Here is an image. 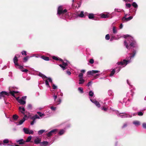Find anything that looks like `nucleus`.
I'll list each match as a JSON object with an SVG mask.
<instances>
[{"instance_id":"obj_1","label":"nucleus","mask_w":146,"mask_h":146,"mask_svg":"<svg viewBox=\"0 0 146 146\" xmlns=\"http://www.w3.org/2000/svg\"><path fill=\"white\" fill-rule=\"evenodd\" d=\"M136 52L135 51L133 50V54L131 56V54H130L129 57H127V60H124L122 61L117 62V64L118 65L120 66H119L118 67H117L115 70V69H113L111 72L110 76H112L115 73V71L117 73L120 70L121 68L124 67L127 64L131 62V58H133L134 57L136 54Z\"/></svg>"},{"instance_id":"obj_2","label":"nucleus","mask_w":146,"mask_h":146,"mask_svg":"<svg viewBox=\"0 0 146 146\" xmlns=\"http://www.w3.org/2000/svg\"><path fill=\"white\" fill-rule=\"evenodd\" d=\"M124 37L125 38H126V40H129V43H130V46L131 47H137V44L133 37L127 35H124Z\"/></svg>"},{"instance_id":"obj_3","label":"nucleus","mask_w":146,"mask_h":146,"mask_svg":"<svg viewBox=\"0 0 146 146\" xmlns=\"http://www.w3.org/2000/svg\"><path fill=\"white\" fill-rule=\"evenodd\" d=\"M38 75L39 76L42 77L44 80H45V79H47L46 80H45V84L46 86L50 88V86L48 82H50L52 83V79L50 78L47 77L45 75L42 74L41 73H39Z\"/></svg>"},{"instance_id":"obj_4","label":"nucleus","mask_w":146,"mask_h":146,"mask_svg":"<svg viewBox=\"0 0 146 146\" xmlns=\"http://www.w3.org/2000/svg\"><path fill=\"white\" fill-rule=\"evenodd\" d=\"M136 114V113H132L131 115L129 114L125 113H122L119 114L117 115L119 117H120L121 118L131 117L133 116H134Z\"/></svg>"},{"instance_id":"obj_5","label":"nucleus","mask_w":146,"mask_h":146,"mask_svg":"<svg viewBox=\"0 0 146 146\" xmlns=\"http://www.w3.org/2000/svg\"><path fill=\"white\" fill-rule=\"evenodd\" d=\"M26 98V96H24L22 97L20 99H19V97L17 98L16 100L18 101V102L21 105H24L26 103L25 100Z\"/></svg>"},{"instance_id":"obj_6","label":"nucleus","mask_w":146,"mask_h":146,"mask_svg":"<svg viewBox=\"0 0 146 146\" xmlns=\"http://www.w3.org/2000/svg\"><path fill=\"white\" fill-rule=\"evenodd\" d=\"M67 12V10L66 9L63 10L62 6H60L59 7L57 11V14L60 15L62 14H64Z\"/></svg>"},{"instance_id":"obj_7","label":"nucleus","mask_w":146,"mask_h":146,"mask_svg":"<svg viewBox=\"0 0 146 146\" xmlns=\"http://www.w3.org/2000/svg\"><path fill=\"white\" fill-rule=\"evenodd\" d=\"M17 55H16L14 59H13V62H14L15 65L16 67L17 68V67H18V68H20L22 70V69L23 68V67L22 66H20L18 63V60L17 59Z\"/></svg>"},{"instance_id":"obj_8","label":"nucleus","mask_w":146,"mask_h":146,"mask_svg":"<svg viewBox=\"0 0 146 146\" xmlns=\"http://www.w3.org/2000/svg\"><path fill=\"white\" fill-rule=\"evenodd\" d=\"M23 130L24 133L26 134H33V131L31 130H30L27 128L24 127L23 128Z\"/></svg>"},{"instance_id":"obj_9","label":"nucleus","mask_w":146,"mask_h":146,"mask_svg":"<svg viewBox=\"0 0 146 146\" xmlns=\"http://www.w3.org/2000/svg\"><path fill=\"white\" fill-rule=\"evenodd\" d=\"M68 63L67 61L66 62H63L62 64H60L59 66L62 68L63 70H64L66 69L68 67Z\"/></svg>"},{"instance_id":"obj_10","label":"nucleus","mask_w":146,"mask_h":146,"mask_svg":"<svg viewBox=\"0 0 146 146\" xmlns=\"http://www.w3.org/2000/svg\"><path fill=\"white\" fill-rule=\"evenodd\" d=\"M57 131V130L56 129H53L49 132L48 133L46 134V135L48 137H50L53 134H56Z\"/></svg>"},{"instance_id":"obj_11","label":"nucleus","mask_w":146,"mask_h":146,"mask_svg":"<svg viewBox=\"0 0 146 146\" xmlns=\"http://www.w3.org/2000/svg\"><path fill=\"white\" fill-rule=\"evenodd\" d=\"M9 94L5 91H2L0 93V99L3 97H5L6 96H8Z\"/></svg>"},{"instance_id":"obj_12","label":"nucleus","mask_w":146,"mask_h":146,"mask_svg":"<svg viewBox=\"0 0 146 146\" xmlns=\"http://www.w3.org/2000/svg\"><path fill=\"white\" fill-rule=\"evenodd\" d=\"M100 72V71L97 70H92L89 71L87 73V74L89 75H93L94 74H96Z\"/></svg>"},{"instance_id":"obj_13","label":"nucleus","mask_w":146,"mask_h":146,"mask_svg":"<svg viewBox=\"0 0 146 146\" xmlns=\"http://www.w3.org/2000/svg\"><path fill=\"white\" fill-rule=\"evenodd\" d=\"M90 100L92 102L94 103L98 107L100 108V107L101 106L99 102L95 100H92L90 99Z\"/></svg>"},{"instance_id":"obj_14","label":"nucleus","mask_w":146,"mask_h":146,"mask_svg":"<svg viewBox=\"0 0 146 146\" xmlns=\"http://www.w3.org/2000/svg\"><path fill=\"white\" fill-rule=\"evenodd\" d=\"M41 139L38 137H36L35 139L34 142L35 144H38L40 143L41 141Z\"/></svg>"},{"instance_id":"obj_15","label":"nucleus","mask_w":146,"mask_h":146,"mask_svg":"<svg viewBox=\"0 0 146 146\" xmlns=\"http://www.w3.org/2000/svg\"><path fill=\"white\" fill-rule=\"evenodd\" d=\"M126 15L122 19V20L125 22H126L129 21L132 19L133 18V17L132 16H130L126 18Z\"/></svg>"},{"instance_id":"obj_16","label":"nucleus","mask_w":146,"mask_h":146,"mask_svg":"<svg viewBox=\"0 0 146 146\" xmlns=\"http://www.w3.org/2000/svg\"><path fill=\"white\" fill-rule=\"evenodd\" d=\"M25 118L23 117L22 119L20 120L19 122L16 123L17 125H19L22 124L25 121Z\"/></svg>"},{"instance_id":"obj_17","label":"nucleus","mask_w":146,"mask_h":146,"mask_svg":"<svg viewBox=\"0 0 146 146\" xmlns=\"http://www.w3.org/2000/svg\"><path fill=\"white\" fill-rule=\"evenodd\" d=\"M50 145L48 143V142L46 141H43L40 143V145L42 146H48Z\"/></svg>"},{"instance_id":"obj_18","label":"nucleus","mask_w":146,"mask_h":146,"mask_svg":"<svg viewBox=\"0 0 146 146\" xmlns=\"http://www.w3.org/2000/svg\"><path fill=\"white\" fill-rule=\"evenodd\" d=\"M16 142L20 145L24 144L25 142V141H24V140L23 139L19 140H16Z\"/></svg>"},{"instance_id":"obj_19","label":"nucleus","mask_w":146,"mask_h":146,"mask_svg":"<svg viewBox=\"0 0 146 146\" xmlns=\"http://www.w3.org/2000/svg\"><path fill=\"white\" fill-rule=\"evenodd\" d=\"M19 111L23 115H24L25 114V110L24 107L22 106L19 107Z\"/></svg>"},{"instance_id":"obj_20","label":"nucleus","mask_w":146,"mask_h":146,"mask_svg":"<svg viewBox=\"0 0 146 146\" xmlns=\"http://www.w3.org/2000/svg\"><path fill=\"white\" fill-rule=\"evenodd\" d=\"M79 84L80 85L83 84L84 83L85 80L83 78H79Z\"/></svg>"},{"instance_id":"obj_21","label":"nucleus","mask_w":146,"mask_h":146,"mask_svg":"<svg viewBox=\"0 0 146 146\" xmlns=\"http://www.w3.org/2000/svg\"><path fill=\"white\" fill-rule=\"evenodd\" d=\"M133 123L136 126H137L140 125V122L138 121H135L133 122Z\"/></svg>"},{"instance_id":"obj_22","label":"nucleus","mask_w":146,"mask_h":146,"mask_svg":"<svg viewBox=\"0 0 146 146\" xmlns=\"http://www.w3.org/2000/svg\"><path fill=\"white\" fill-rule=\"evenodd\" d=\"M88 17L90 19H94V15L92 13H90L88 15Z\"/></svg>"},{"instance_id":"obj_23","label":"nucleus","mask_w":146,"mask_h":146,"mask_svg":"<svg viewBox=\"0 0 146 146\" xmlns=\"http://www.w3.org/2000/svg\"><path fill=\"white\" fill-rule=\"evenodd\" d=\"M101 17L103 18H106L109 17L107 15H105L104 14H101Z\"/></svg>"},{"instance_id":"obj_24","label":"nucleus","mask_w":146,"mask_h":146,"mask_svg":"<svg viewBox=\"0 0 146 146\" xmlns=\"http://www.w3.org/2000/svg\"><path fill=\"white\" fill-rule=\"evenodd\" d=\"M78 16L82 18L84 17V12L82 11L78 15Z\"/></svg>"},{"instance_id":"obj_25","label":"nucleus","mask_w":146,"mask_h":146,"mask_svg":"<svg viewBox=\"0 0 146 146\" xmlns=\"http://www.w3.org/2000/svg\"><path fill=\"white\" fill-rule=\"evenodd\" d=\"M31 119H33V120H35V119H40V117L37 115H34V116H33L32 117Z\"/></svg>"},{"instance_id":"obj_26","label":"nucleus","mask_w":146,"mask_h":146,"mask_svg":"<svg viewBox=\"0 0 146 146\" xmlns=\"http://www.w3.org/2000/svg\"><path fill=\"white\" fill-rule=\"evenodd\" d=\"M32 139V136H29L27 139L26 141H25L26 142H29Z\"/></svg>"},{"instance_id":"obj_27","label":"nucleus","mask_w":146,"mask_h":146,"mask_svg":"<svg viewBox=\"0 0 146 146\" xmlns=\"http://www.w3.org/2000/svg\"><path fill=\"white\" fill-rule=\"evenodd\" d=\"M41 58L45 60L48 61L49 60V58L47 56H41Z\"/></svg>"},{"instance_id":"obj_28","label":"nucleus","mask_w":146,"mask_h":146,"mask_svg":"<svg viewBox=\"0 0 146 146\" xmlns=\"http://www.w3.org/2000/svg\"><path fill=\"white\" fill-rule=\"evenodd\" d=\"M46 132L44 130H41L38 131V134L39 135L42 134L44 132Z\"/></svg>"},{"instance_id":"obj_29","label":"nucleus","mask_w":146,"mask_h":146,"mask_svg":"<svg viewBox=\"0 0 146 146\" xmlns=\"http://www.w3.org/2000/svg\"><path fill=\"white\" fill-rule=\"evenodd\" d=\"M52 58L54 59V60H59L60 61H62V60L59 58H58L56 56H53V57H52Z\"/></svg>"},{"instance_id":"obj_30","label":"nucleus","mask_w":146,"mask_h":146,"mask_svg":"<svg viewBox=\"0 0 146 146\" xmlns=\"http://www.w3.org/2000/svg\"><path fill=\"white\" fill-rule=\"evenodd\" d=\"M65 132V131L63 129L61 130L59 132L58 134L60 135L63 134Z\"/></svg>"},{"instance_id":"obj_31","label":"nucleus","mask_w":146,"mask_h":146,"mask_svg":"<svg viewBox=\"0 0 146 146\" xmlns=\"http://www.w3.org/2000/svg\"><path fill=\"white\" fill-rule=\"evenodd\" d=\"M10 93L12 94V95L13 96H14V95L15 94H17L18 93V92L17 91H10Z\"/></svg>"},{"instance_id":"obj_32","label":"nucleus","mask_w":146,"mask_h":146,"mask_svg":"<svg viewBox=\"0 0 146 146\" xmlns=\"http://www.w3.org/2000/svg\"><path fill=\"white\" fill-rule=\"evenodd\" d=\"M78 90L79 92L81 93H83L84 92L83 91V89L82 87H79L78 88Z\"/></svg>"},{"instance_id":"obj_33","label":"nucleus","mask_w":146,"mask_h":146,"mask_svg":"<svg viewBox=\"0 0 146 146\" xmlns=\"http://www.w3.org/2000/svg\"><path fill=\"white\" fill-rule=\"evenodd\" d=\"M19 117L18 116L16 115H14L13 116V118L14 120H17L18 118Z\"/></svg>"},{"instance_id":"obj_34","label":"nucleus","mask_w":146,"mask_h":146,"mask_svg":"<svg viewBox=\"0 0 146 146\" xmlns=\"http://www.w3.org/2000/svg\"><path fill=\"white\" fill-rule=\"evenodd\" d=\"M113 32L114 34H115L117 33V30L115 27H113Z\"/></svg>"},{"instance_id":"obj_35","label":"nucleus","mask_w":146,"mask_h":146,"mask_svg":"<svg viewBox=\"0 0 146 146\" xmlns=\"http://www.w3.org/2000/svg\"><path fill=\"white\" fill-rule=\"evenodd\" d=\"M124 44L126 46V48L127 49H129V46H128V44H127V42L126 40H125L124 42Z\"/></svg>"},{"instance_id":"obj_36","label":"nucleus","mask_w":146,"mask_h":146,"mask_svg":"<svg viewBox=\"0 0 146 146\" xmlns=\"http://www.w3.org/2000/svg\"><path fill=\"white\" fill-rule=\"evenodd\" d=\"M132 6L135 8H137L138 6L137 4L135 2H134L132 4Z\"/></svg>"},{"instance_id":"obj_37","label":"nucleus","mask_w":146,"mask_h":146,"mask_svg":"<svg viewBox=\"0 0 146 146\" xmlns=\"http://www.w3.org/2000/svg\"><path fill=\"white\" fill-rule=\"evenodd\" d=\"M83 74L82 73H80L78 75L79 78H83Z\"/></svg>"},{"instance_id":"obj_38","label":"nucleus","mask_w":146,"mask_h":146,"mask_svg":"<svg viewBox=\"0 0 146 146\" xmlns=\"http://www.w3.org/2000/svg\"><path fill=\"white\" fill-rule=\"evenodd\" d=\"M89 94L90 96L91 97H92L94 95V93L92 91H90L89 92Z\"/></svg>"},{"instance_id":"obj_39","label":"nucleus","mask_w":146,"mask_h":146,"mask_svg":"<svg viewBox=\"0 0 146 146\" xmlns=\"http://www.w3.org/2000/svg\"><path fill=\"white\" fill-rule=\"evenodd\" d=\"M110 38V35L109 34H108L106 35L105 36V39L106 40H109Z\"/></svg>"},{"instance_id":"obj_40","label":"nucleus","mask_w":146,"mask_h":146,"mask_svg":"<svg viewBox=\"0 0 146 146\" xmlns=\"http://www.w3.org/2000/svg\"><path fill=\"white\" fill-rule=\"evenodd\" d=\"M37 113L39 115L40 117H42L44 115V114L40 112H37Z\"/></svg>"},{"instance_id":"obj_41","label":"nucleus","mask_w":146,"mask_h":146,"mask_svg":"<svg viewBox=\"0 0 146 146\" xmlns=\"http://www.w3.org/2000/svg\"><path fill=\"white\" fill-rule=\"evenodd\" d=\"M131 6V5L130 4H126V8H129Z\"/></svg>"},{"instance_id":"obj_42","label":"nucleus","mask_w":146,"mask_h":146,"mask_svg":"<svg viewBox=\"0 0 146 146\" xmlns=\"http://www.w3.org/2000/svg\"><path fill=\"white\" fill-rule=\"evenodd\" d=\"M9 142V140L7 139H5L3 141V142L4 143H7Z\"/></svg>"},{"instance_id":"obj_43","label":"nucleus","mask_w":146,"mask_h":146,"mask_svg":"<svg viewBox=\"0 0 146 146\" xmlns=\"http://www.w3.org/2000/svg\"><path fill=\"white\" fill-rule=\"evenodd\" d=\"M108 94L110 96L112 95L113 94L112 91L111 90H109L108 91Z\"/></svg>"},{"instance_id":"obj_44","label":"nucleus","mask_w":146,"mask_h":146,"mask_svg":"<svg viewBox=\"0 0 146 146\" xmlns=\"http://www.w3.org/2000/svg\"><path fill=\"white\" fill-rule=\"evenodd\" d=\"M32 108V106L31 104H29L27 107V109H31Z\"/></svg>"},{"instance_id":"obj_45","label":"nucleus","mask_w":146,"mask_h":146,"mask_svg":"<svg viewBox=\"0 0 146 146\" xmlns=\"http://www.w3.org/2000/svg\"><path fill=\"white\" fill-rule=\"evenodd\" d=\"M138 115L139 116H142L143 115V113L139 111L137 113Z\"/></svg>"},{"instance_id":"obj_46","label":"nucleus","mask_w":146,"mask_h":146,"mask_svg":"<svg viewBox=\"0 0 146 146\" xmlns=\"http://www.w3.org/2000/svg\"><path fill=\"white\" fill-rule=\"evenodd\" d=\"M52 87L53 88V89H56L57 88V86L56 85H55L54 84H52Z\"/></svg>"},{"instance_id":"obj_47","label":"nucleus","mask_w":146,"mask_h":146,"mask_svg":"<svg viewBox=\"0 0 146 146\" xmlns=\"http://www.w3.org/2000/svg\"><path fill=\"white\" fill-rule=\"evenodd\" d=\"M50 108L53 111H55L56 109V107H54L53 106L51 107Z\"/></svg>"},{"instance_id":"obj_48","label":"nucleus","mask_w":146,"mask_h":146,"mask_svg":"<svg viewBox=\"0 0 146 146\" xmlns=\"http://www.w3.org/2000/svg\"><path fill=\"white\" fill-rule=\"evenodd\" d=\"M21 54L22 55H23L24 54L25 55H27V52L25 51H23L21 52Z\"/></svg>"},{"instance_id":"obj_49","label":"nucleus","mask_w":146,"mask_h":146,"mask_svg":"<svg viewBox=\"0 0 146 146\" xmlns=\"http://www.w3.org/2000/svg\"><path fill=\"white\" fill-rule=\"evenodd\" d=\"M142 126L144 128L146 129V123H143V124Z\"/></svg>"},{"instance_id":"obj_50","label":"nucleus","mask_w":146,"mask_h":146,"mask_svg":"<svg viewBox=\"0 0 146 146\" xmlns=\"http://www.w3.org/2000/svg\"><path fill=\"white\" fill-rule=\"evenodd\" d=\"M115 11L117 12H120L121 10L115 8Z\"/></svg>"},{"instance_id":"obj_51","label":"nucleus","mask_w":146,"mask_h":146,"mask_svg":"<svg viewBox=\"0 0 146 146\" xmlns=\"http://www.w3.org/2000/svg\"><path fill=\"white\" fill-rule=\"evenodd\" d=\"M89 62L91 64H92L94 63V60L93 59H90V60Z\"/></svg>"},{"instance_id":"obj_52","label":"nucleus","mask_w":146,"mask_h":146,"mask_svg":"<svg viewBox=\"0 0 146 146\" xmlns=\"http://www.w3.org/2000/svg\"><path fill=\"white\" fill-rule=\"evenodd\" d=\"M28 58H29V57H25L24 58V60L25 61V62H27V61Z\"/></svg>"},{"instance_id":"obj_53","label":"nucleus","mask_w":146,"mask_h":146,"mask_svg":"<svg viewBox=\"0 0 146 146\" xmlns=\"http://www.w3.org/2000/svg\"><path fill=\"white\" fill-rule=\"evenodd\" d=\"M102 110H104L105 111H106L107 110V108H105L104 107H102Z\"/></svg>"},{"instance_id":"obj_54","label":"nucleus","mask_w":146,"mask_h":146,"mask_svg":"<svg viewBox=\"0 0 146 146\" xmlns=\"http://www.w3.org/2000/svg\"><path fill=\"white\" fill-rule=\"evenodd\" d=\"M21 71L23 72H27L28 71L27 69H25V70H21Z\"/></svg>"},{"instance_id":"obj_55","label":"nucleus","mask_w":146,"mask_h":146,"mask_svg":"<svg viewBox=\"0 0 146 146\" xmlns=\"http://www.w3.org/2000/svg\"><path fill=\"white\" fill-rule=\"evenodd\" d=\"M35 122V120H33V121H31V125H33L34 124V123Z\"/></svg>"},{"instance_id":"obj_56","label":"nucleus","mask_w":146,"mask_h":146,"mask_svg":"<svg viewBox=\"0 0 146 146\" xmlns=\"http://www.w3.org/2000/svg\"><path fill=\"white\" fill-rule=\"evenodd\" d=\"M57 95H54L53 96V98H54V101H55V100L57 98Z\"/></svg>"},{"instance_id":"obj_57","label":"nucleus","mask_w":146,"mask_h":146,"mask_svg":"<svg viewBox=\"0 0 146 146\" xmlns=\"http://www.w3.org/2000/svg\"><path fill=\"white\" fill-rule=\"evenodd\" d=\"M91 84V82H89L88 84H87V86H90Z\"/></svg>"},{"instance_id":"obj_58","label":"nucleus","mask_w":146,"mask_h":146,"mask_svg":"<svg viewBox=\"0 0 146 146\" xmlns=\"http://www.w3.org/2000/svg\"><path fill=\"white\" fill-rule=\"evenodd\" d=\"M66 72H67V74L68 75H70L71 74V72L69 71H67Z\"/></svg>"},{"instance_id":"obj_59","label":"nucleus","mask_w":146,"mask_h":146,"mask_svg":"<svg viewBox=\"0 0 146 146\" xmlns=\"http://www.w3.org/2000/svg\"><path fill=\"white\" fill-rule=\"evenodd\" d=\"M123 27V25L122 24H121L119 26V29H121Z\"/></svg>"},{"instance_id":"obj_60","label":"nucleus","mask_w":146,"mask_h":146,"mask_svg":"<svg viewBox=\"0 0 146 146\" xmlns=\"http://www.w3.org/2000/svg\"><path fill=\"white\" fill-rule=\"evenodd\" d=\"M129 100L128 99L127 100V101L125 103V105H128L129 104V103H128L129 102Z\"/></svg>"},{"instance_id":"obj_61","label":"nucleus","mask_w":146,"mask_h":146,"mask_svg":"<svg viewBox=\"0 0 146 146\" xmlns=\"http://www.w3.org/2000/svg\"><path fill=\"white\" fill-rule=\"evenodd\" d=\"M61 100L60 99H59L58 101V104H59L61 102Z\"/></svg>"},{"instance_id":"obj_62","label":"nucleus","mask_w":146,"mask_h":146,"mask_svg":"<svg viewBox=\"0 0 146 146\" xmlns=\"http://www.w3.org/2000/svg\"><path fill=\"white\" fill-rule=\"evenodd\" d=\"M81 72H82V73L83 74L85 72V71L84 70H81Z\"/></svg>"},{"instance_id":"obj_63","label":"nucleus","mask_w":146,"mask_h":146,"mask_svg":"<svg viewBox=\"0 0 146 146\" xmlns=\"http://www.w3.org/2000/svg\"><path fill=\"white\" fill-rule=\"evenodd\" d=\"M24 117L25 118L27 117V116L26 115L24 114Z\"/></svg>"},{"instance_id":"obj_64","label":"nucleus","mask_w":146,"mask_h":146,"mask_svg":"<svg viewBox=\"0 0 146 146\" xmlns=\"http://www.w3.org/2000/svg\"><path fill=\"white\" fill-rule=\"evenodd\" d=\"M127 83L129 85H130L129 83V81L128 80H127Z\"/></svg>"}]
</instances>
